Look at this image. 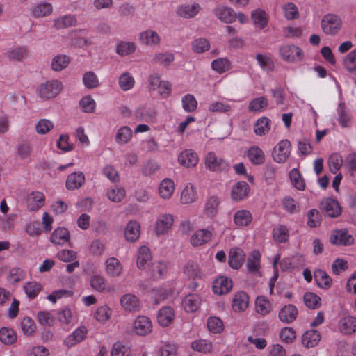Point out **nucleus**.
Here are the masks:
<instances>
[{"instance_id": "nucleus-6", "label": "nucleus", "mask_w": 356, "mask_h": 356, "mask_svg": "<svg viewBox=\"0 0 356 356\" xmlns=\"http://www.w3.org/2000/svg\"><path fill=\"white\" fill-rule=\"evenodd\" d=\"M70 38L71 45L75 47L83 48L92 44L90 39L88 37V31L86 29L72 31Z\"/></svg>"}, {"instance_id": "nucleus-11", "label": "nucleus", "mask_w": 356, "mask_h": 356, "mask_svg": "<svg viewBox=\"0 0 356 356\" xmlns=\"http://www.w3.org/2000/svg\"><path fill=\"white\" fill-rule=\"evenodd\" d=\"M249 296L244 291H238L234 293L232 302V307L234 312L245 311L249 305Z\"/></svg>"}, {"instance_id": "nucleus-49", "label": "nucleus", "mask_w": 356, "mask_h": 356, "mask_svg": "<svg viewBox=\"0 0 356 356\" xmlns=\"http://www.w3.org/2000/svg\"><path fill=\"white\" fill-rule=\"evenodd\" d=\"M289 178L292 185L298 191H304L305 184L304 179L302 177L297 168H293L289 172Z\"/></svg>"}, {"instance_id": "nucleus-44", "label": "nucleus", "mask_w": 356, "mask_h": 356, "mask_svg": "<svg viewBox=\"0 0 356 356\" xmlns=\"http://www.w3.org/2000/svg\"><path fill=\"white\" fill-rule=\"evenodd\" d=\"M314 279L318 286L323 289H328L332 284V279L326 272L323 270H316L314 272Z\"/></svg>"}, {"instance_id": "nucleus-4", "label": "nucleus", "mask_w": 356, "mask_h": 356, "mask_svg": "<svg viewBox=\"0 0 356 356\" xmlns=\"http://www.w3.org/2000/svg\"><path fill=\"white\" fill-rule=\"evenodd\" d=\"M341 21L340 18L332 14L325 15L321 21V27L326 34H336L341 29Z\"/></svg>"}, {"instance_id": "nucleus-15", "label": "nucleus", "mask_w": 356, "mask_h": 356, "mask_svg": "<svg viewBox=\"0 0 356 356\" xmlns=\"http://www.w3.org/2000/svg\"><path fill=\"white\" fill-rule=\"evenodd\" d=\"M139 41L141 44L154 47L159 44L161 38L157 32L152 29H147L139 34Z\"/></svg>"}, {"instance_id": "nucleus-8", "label": "nucleus", "mask_w": 356, "mask_h": 356, "mask_svg": "<svg viewBox=\"0 0 356 356\" xmlns=\"http://www.w3.org/2000/svg\"><path fill=\"white\" fill-rule=\"evenodd\" d=\"M120 303L124 310L136 312L140 309L141 305L138 298L132 293H126L120 299Z\"/></svg>"}, {"instance_id": "nucleus-3", "label": "nucleus", "mask_w": 356, "mask_h": 356, "mask_svg": "<svg viewBox=\"0 0 356 356\" xmlns=\"http://www.w3.org/2000/svg\"><path fill=\"white\" fill-rule=\"evenodd\" d=\"M291 147L289 140L285 139L280 141L273 149V161L278 163H284L291 154Z\"/></svg>"}, {"instance_id": "nucleus-12", "label": "nucleus", "mask_w": 356, "mask_h": 356, "mask_svg": "<svg viewBox=\"0 0 356 356\" xmlns=\"http://www.w3.org/2000/svg\"><path fill=\"white\" fill-rule=\"evenodd\" d=\"M233 284L231 279L221 276L216 278L213 283V291L218 295H223L229 292Z\"/></svg>"}, {"instance_id": "nucleus-57", "label": "nucleus", "mask_w": 356, "mask_h": 356, "mask_svg": "<svg viewBox=\"0 0 356 356\" xmlns=\"http://www.w3.org/2000/svg\"><path fill=\"white\" fill-rule=\"evenodd\" d=\"M51 241L56 245H63L67 242V229L58 227L51 236Z\"/></svg>"}, {"instance_id": "nucleus-10", "label": "nucleus", "mask_w": 356, "mask_h": 356, "mask_svg": "<svg viewBox=\"0 0 356 356\" xmlns=\"http://www.w3.org/2000/svg\"><path fill=\"white\" fill-rule=\"evenodd\" d=\"M330 242L337 245H349L353 242V238L346 229H339L332 232Z\"/></svg>"}, {"instance_id": "nucleus-37", "label": "nucleus", "mask_w": 356, "mask_h": 356, "mask_svg": "<svg viewBox=\"0 0 356 356\" xmlns=\"http://www.w3.org/2000/svg\"><path fill=\"white\" fill-rule=\"evenodd\" d=\"M132 138V130L128 126H123L119 128L115 136V142L123 145L129 143Z\"/></svg>"}, {"instance_id": "nucleus-59", "label": "nucleus", "mask_w": 356, "mask_h": 356, "mask_svg": "<svg viewBox=\"0 0 356 356\" xmlns=\"http://www.w3.org/2000/svg\"><path fill=\"white\" fill-rule=\"evenodd\" d=\"M24 289L27 296L31 299H33L42 290V286L36 282H29L25 284Z\"/></svg>"}, {"instance_id": "nucleus-22", "label": "nucleus", "mask_w": 356, "mask_h": 356, "mask_svg": "<svg viewBox=\"0 0 356 356\" xmlns=\"http://www.w3.org/2000/svg\"><path fill=\"white\" fill-rule=\"evenodd\" d=\"M105 271L109 277H118L122 271V266L120 261L115 257H110L105 262Z\"/></svg>"}, {"instance_id": "nucleus-36", "label": "nucleus", "mask_w": 356, "mask_h": 356, "mask_svg": "<svg viewBox=\"0 0 356 356\" xmlns=\"http://www.w3.org/2000/svg\"><path fill=\"white\" fill-rule=\"evenodd\" d=\"M270 129V120L267 117L259 118L254 126V132L257 136H264Z\"/></svg>"}, {"instance_id": "nucleus-46", "label": "nucleus", "mask_w": 356, "mask_h": 356, "mask_svg": "<svg viewBox=\"0 0 356 356\" xmlns=\"http://www.w3.org/2000/svg\"><path fill=\"white\" fill-rule=\"evenodd\" d=\"M219 203L220 201L217 197H210L205 204L204 213L209 217H215L218 211Z\"/></svg>"}, {"instance_id": "nucleus-14", "label": "nucleus", "mask_w": 356, "mask_h": 356, "mask_svg": "<svg viewBox=\"0 0 356 356\" xmlns=\"http://www.w3.org/2000/svg\"><path fill=\"white\" fill-rule=\"evenodd\" d=\"M148 273L153 280H160L165 276L168 265L164 261H154L148 266Z\"/></svg>"}, {"instance_id": "nucleus-24", "label": "nucleus", "mask_w": 356, "mask_h": 356, "mask_svg": "<svg viewBox=\"0 0 356 356\" xmlns=\"http://www.w3.org/2000/svg\"><path fill=\"white\" fill-rule=\"evenodd\" d=\"M90 286L97 291L105 293L113 290V287L110 286L106 280L102 275H94L90 279Z\"/></svg>"}, {"instance_id": "nucleus-31", "label": "nucleus", "mask_w": 356, "mask_h": 356, "mask_svg": "<svg viewBox=\"0 0 356 356\" xmlns=\"http://www.w3.org/2000/svg\"><path fill=\"white\" fill-rule=\"evenodd\" d=\"M246 267L250 273L259 271L261 268V254L259 251L251 252L247 259Z\"/></svg>"}, {"instance_id": "nucleus-56", "label": "nucleus", "mask_w": 356, "mask_h": 356, "mask_svg": "<svg viewBox=\"0 0 356 356\" xmlns=\"http://www.w3.org/2000/svg\"><path fill=\"white\" fill-rule=\"evenodd\" d=\"M191 348L195 351L206 354L211 352L212 344L206 339H199L191 343Z\"/></svg>"}, {"instance_id": "nucleus-63", "label": "nucleus", "mask_w": 356, "mask_h": 356, "mask_svg": "<svg viewBox=\"0 0 356 356\" xmlns=\"http://www.w3.org/2000/svg\"><path fill=\"white\" fill-rule=\"evenodd\" d=\"M35 128L38 134L44 135L54 128V124L47 119H40L36 122Z\"/></svg>"}, {"instance_id": "nucleus-26", "label": "nucleus", "mask_w": 356, "mask_h": 356, "mask_svg": "<svg viewBox=\"0 0 356 356\" xmlns=\"http://www.w3.org/2000/svg\"><path fill=\"white\" fill-rule=\"evenodd\" d=\"M140 225L135 220H130L125 227L124 236L129 242L136 241L140 236Z\"/></svg>"}, {"instance_id": "nucleus-62", "label": "nucleus", "mask_w": 356, "mask_h": 356, "mask_svg": "<svg viewBox=\"0 0 356 356\" xmlns=\"http://www.w3.org/2000/svg\"><path fill=\"white\" fill-rule=\"evenodd\" d=\"M175 60V56L171 53H159L153 58L154 63L164 67L169 66Z\"/></svg>"}, {"instance_id": "nucleus-33", "label": "nucleus", "mask_w": 356, "mask_h": 356, "mask_svg": "<svg viewBox=\"0 0 356 356\" xmlns=\"http://www.w3.org/2000/svg\"><path fill=\"white\" fill-rule=\"evenodd\" d=\"M175 191V184L172 179H164L159 185V195L163 199H169Z\"/></svg>"}, {"instance_id": "nucleus-40", "label": "nucleus", "mask_w": 356, "mask_h": 356, "mask_svg": "<svg viewBox=\"0 0 356 356\" xmlns=\"http://www.w3.org/2000/svg\"><path fill=\"white\" fill-rule=\"evenodd\" d=\"M52 12V6L49 3H40L31 8V14L34 17H43Z\"/></svg>"}, {"instance_id": "nucleus-20", "label": "nucleus", "mask_w": 356, "mask_h": 356, "mask_svg": "<svg viewBox=\"0 0 356 356\" xmlns=\"http://www.w3.org/2000/svg\"><path fill=\"white\" fill-rule=\"evenodd\" d=\"M173 217L170 214L161 215L155 223V232L157 235L165 234L173 224Z\"/></svg>"}, {"instance_id": "nucleus-32", "label": "nucleus", "mask_w": 356, "mask_h": 356, "mask_svg": "<svg viewBox=\"0 0 356 356\" xmlns=\"http://www.w3.org/2000/svg\"><path fill=\"white\" fill-rule=\"evenodd\" d=\"M201 305V298L198 294H189L183 300V305L187 312L196 311Z\"/></svg>"}, {"instance_id": "nucleus-41", "label": "nucleus", "mask_w": 356, "mask_h": 356, "mask_svg": "<svg viewBox=\"0 0 356 356\" xmlns=\"http://www.w3.org/2000/svg\"><path fill=\"white\" fill-rule=\"evenodd\" d=\"M343 64L349 73L356 76V49L343 58Z\"/></svg>"}, {"instance_id": "nucleus-35", "label": "nucleus", "mask_w": 356, "mask_h": 356, "mask_svg": "<svg viewBox=\"0 0 356 356\" xmlns=\"http://www.w3.org/2000/svg\"><path fill=\"white\" fill-rule=\"evenodd\" d=\"M249 160L255 165H260L265 161V155L263 150L257 146L251 147L248 152Z\"/></svg>"}, {"instance_id": "nucleus-17", "label": "nucleus", "mask_w": 356, "mask_h": 356, "mask_svg": "<svg viewBox=\"0 0 356 356\" xmlns=\"http://www.w3.org/2000/svg\"><path fill=\"white\" fill-rule=\"evenodd\" d=\"M245 254L238 248H232L229 252V264L232 268L238 269L245 261Z\"/></svg>"}, {"instance_id": "nucleus-38", "label": "nucleus", "mask_w": 356, "mask_h": 356, "mask_svg": "<svg viewBox=\"0 0 356 356\" xmlns=\"http://www.w3.org/2000/svg\"><path fill=\"white\" fill-rule=\"evenodd\" d=\"M136 49V45L133 42L120 41L116 44V53L121 56H125L133 54Z\"/></svg>"}, {"instance_id": "nucleus-13", "label": "nucleus", "mask_w": 356, "mask_h": 356, "mask_svg": "<svg viewBox=\"0 0 356 356\" xmlns=\"http://www.w3.org/2000/svg\"><path fill=\"white\" fill-rule=\"evenodd\" d=\"M184 275L192 280H202L204 273L200 265L193 261H188L184 265L183 268Z\"/></svg>"}, {"instance_id": "nucleus-55", "label": "nucleus", "mask_w": 356, "mask_h": 356, "mask_svg": "<svg viewBox=\"0 0 356 356\" xmlns=\"http://www.w3.org/2000/svg\"><path fill=\"white\" fill-rule=\"evenodd\" d=\"M207 327L213 333H221L224 330V323L220 318L212 316L207 320Z\"/></svg>"}, {"instance_id": "nucleus-51", "label": "nucleus", "mask_w": 356, "mask_h": 356, "mask_svg": "<svg viewBox=\"0 0 356 356\" xmlns=\"http://www.w3.org/2000/svg\"><path fill=\"white\" fill-rule=\"evenodd\" d=\"M87 334L86 327H80L76 329L70 335L68 336V346H74L83 341Z\"/></svg>"}, {"instance_id": "nucleus-60", "label": "nucleus", "mask_w": 356, "mask_h": 356, "mask_svg": "<svg viewBox=\"0 0 356 356\" xmlns=\"http://www.w3.org/2000/svg\"><path fill=\"white\" fill-rule=\"evenodd\" d=\"M9 60L22 61L27 56V50L24 47H19L13 49H10L7 52Z\"/></svg>"}, {"instance_id": "nucleus-34", "label": "nucleus", "mask_w": 356, "mask_h": 356, "mask_svg": "<svg viewBox=\"0 0 356 356\" xmlns=\"http://www.w3.org/2000/svg\"><path fill=\"white\" fill-rule=\"evenodd\" d=\"M337 120L341 127L346 128L349 126L351 115L349 113L345 103L341 102L339 104L337 109Z\"/></svg>"}, {"instance_id": "nucleus-53", "label": "nucleus", "mask_w": 356, "mask_h": 356, "mask_svg": "<svg viewBox=\"0 0 356 356\" xmlns=\"http://www.w3.org/2000/svg\"><path fill=\"white\" fill-rule=\"evenodd\" d=\"M211 67L213 70L222 74L230 69L231 63L227 58H220L212 61Z\"/></svg>"}, {"instance_id": "nucleus-25", "label": "nucleus", "mask_w": 356, "mask_h": 356, "mask_svg": "<svg viewBox=\"0 0 356 356\" xmlns=\"http://www.w3.org/2000/svg\"><path fill=\"white\" fill-rule=\"evenodd\" d=\"M214 13L220 21L227 24L232 23L236 18L234 10L227 6H218L215 9Z\"/></svg>"}, {"instance_id": "nucleus-48", "label": "nucleus", "mask_w": 356, "mask_h": 356, "mask_svg": "<svg viewBox=\"0 0 356 356\" xmlns=\"http://www.w3.org/2000/svg\"><path fill=\"white\" fill-rule=\"evenodd\" d=\"M118 84L122 90L128 91L134 88L135 80L130 73L124 72L118 79Z\"/></svg>"}, {"instance_id": "nucleus-61", "label": "nucleus", "mask_w": 356, "mask_h": 356, "mask_svg": "<svg viewBox=\"0 0 356 356\" xmlns=\"http://www.w3.org/2000/svg\"><path fill=\"white\" fill-rule=\"evenodd\" d=\"M32 201L29 204V209L31 211H36L42 207L45 202V197L42 193L33 192L31 193Z\"/></svg>"}, {"instance_id": "nucleus-42", "label": "nucleus", "mask_w": 356, "mask_h": 356, "mask_svg": "<svg viewBox=\"0 0 356 356\" xmlns=\"http://www.w3.org/2000/svg\"><path fill=\"white\" fill-rule=\"evenodd\" d=\"M283 209L289 214L298 213L300 211L299 204L291 197L286 196L282 200Z\"/></svg>"}, {"instance_id": "nucleus-54", "label": "nucleus", "mask_w": 356, "mask_h": 356, "mask_svg": "<svg viewBox=\"0 0 356 356\" xmlns=\"http://www.w3.org/2000/svg\"><path fill=\"white\" fill-rule=\"evenodd\" d=\"M17 340V336L13 329L2 327L0 330V341L4 344H13Z\"/></svg>"}, {"instance_id": "nucleus-29", "label": "nucleus", "mask_w": 356, "mask_h": 356, "mask_svg": "<svg viewBox=\"0 0 356 356\" xmlns=\"http://www.w3.org/2000/svg\"><path fill=\"white\" fill-rule=\"evenodd\" d=\"M321 340L320 333L315 330L306 331L302 337L303 346L307 348L316 346Z\"/></svg>"}, {"instance_id": "nucleus-47", "label": "nucleus", "mask_w": 356, "mask_h": 356, "mask_svg": "<svg viewBox=\"0 0 356 356\" xmlns=\"http://www.w3.org/2000/svg\"><path fill=\"white\" fill-rule=\"evenodd\" d=\"M197 199V193L194 187L188 184L181 194V202L183 204H191L195 202Z\"/></svg>"}, {"instance_id": "nucleus-45", "label": "nucleus", "mask_w": 356, "mask_h": 356, "mask_svg": "<svg viewBox=\"0 0 356 356\" xmlns=\"http://www.w3.org/2000/svg\"><path fill=\"white\" fill-rule=\"evenodd\" d=\"M268 106V101L264 97H259L251 100L248 104L250 112H261Z\"/></svg>"}, {"instance_id": "nucleus-43", "label": "nucleus", "mask_w": 356, "mask_h": 356, "mask_svg": "<svg viewBox=\"0 0 356 356\" xmlns=\"http://www.w3.org/2000/svg\"><path fill=\"white\" fill-rule=\"evenodd\" d=\"M258 65L263 71L271 72L274 70V61L271 57L266 54H258L256 56Z\"/></svg>"}, {"instance_id": "nucleus-52", "label": "nucleus", "mask_w": 356, "mask_h": 356, "mask_svg": "<svg viewBox=\"0 0 356 356\" xmlns=\"http://www.w3.org/2000/svg\"><path fill=\"white\" fill-rule=\"evenodd\" d=\"M273 236L277 242L284 243L289 237V229L285 225H280L273 229Z\"/></svg>"}, {"instance_id": "nucleus-64", "label": "nucleus", "mask_w": 356, "mask_h": 356, "mask_svg": "<svg viewBox=\"0 0 356 356\" xmlns=\"http://www.w3.org/2000/svg\"><path fill=\"white\" fill-rule=\"evenodd\" d=\"M305 305L310 309L318 308L321 305V298L312 292H307L304 296Z\"/></svg>"}, {"instance_id": "nucleus-1", "label": "nucleus", "mask_w": 356, "mask_h": 356, "mask_svg": "<svg viewBox=\"0 0 356 356\" xmlns=\"http://www.w3.org/2000/svg\"><path fill=\"white\" fill-rule=\"evenodd\" d=\"M63 88L58 80L47 81L40 83L37 88V94L42 99H51L58 95Z\"/></svg>"}, {"instance_id": "nucleus-2", "label": "nucleus", "mask_w": 356, "mask_h": 356, "mask_svg": "<svg viewBox=\"0 0 356 356\" xmlns=\"http://www.w3.org/2000/svg\"><path fill=\"white\" fill-rule=\"evenodd\" d=\"M280 58L289 63H298L303 58L302 50L294 44H285L279 48Z\"/></svg>"}, {"instance_id": "nucleus-58", "label": "nucleus", "mask_w": 356, "mask_h": 356, "mask_svg": "<svg viewBox=\"0 0 356 356\" xmlns=\"http://www.w3.org/2000/svg\"><path fill=\"white\" fill-rule=\"evenodd\" d=\"M210 48L209 42L205 38H197L191 43V49L193 52L201 54L208 51Z\"/></svg>"}, {"instance_id": "nucleus-21", "label": "nucleus", "mask_w": 356, "mask_h": 356, "mask_svg": "<svg viewBox=\"0 0 356 356\" xmlns=\"http://www.w3.org/2000/svg\"><path fill=\"white\" fill-rule=\"evenodd\" d=\"M175 318V312L171 307H163L157 313L158 323L162 327L170 325Z\"/></svg>"}, {"instance_id": "nucleus-5", "label": "nucleus", "mask_w": 356, "mask_h": 356, "mask_svg": "<svg viewBox=\"0 0 356 356\" xmlns=\"http://www.w3.org/2000/svg\"><path fill=\"white\" fill-rule=\"evenodd\" d=\"M152 330V323L149 318L138 316L133 323V332L139 336H145Z\"/></svg>"}, {"instance_id": "nucleus-7", "label": "nucleus", "mask_w": 356, "mask_h": 356, "mask_svg": "<svg viewBox=\"0 0 356 356\" xmlns=\"http://www.w3.org/2000/svg\"><path fill=\"white\" fill-rule=\"evenodd\" d=\"M205 165L211 171H223L227 170L228 163L213 152H209L205 157Z\"/></svg>"}, {"instance_id": "nucleus-18", "label": "nucleus", "mask_w": 356, "mask_h": 356, "mask_svg": "<svg viewBox=\"0 0 356 356\" xmlns=\"http://www.w3.org/2000/svg\"><path fill=\"white\" fill-rule=\"evenodd\" d=\"M338 329L344 334H351L356 331V318L353 316L342 317L338 323Z\"/></svg>"}, {"instance_id": "nucleus-19", "label": "nucleus", "mask_w": 356, "mask_h": 356, "mask_svg": "<svg viewBox=\"0 0 356 356\" xmlns=\"http://www.w3.org/2000/svg\"><path fill=\"white\" fill-rule=\"evenodd\" d=\"M250 186L245 181H238L233 185L231 191V197L234 201H240L248 196Z\"/></svg>"}, {"instance_id": "nucleus-27", "label": "nucleus", "mask_w": 356, "mask_h": 356, "mask_svg": "<svg viewBox=\"0 0 356 356\" xmlns=\"http://www.w3.org/2000/svg\"><path fill=\"white\" fill-rule=\"evenodd\" d=\"M298 309L293 305H288L283 307L279 312V318L281 321L290 323L297 317Z\"/></svg>"}, {"instance_id": "nucleus-16", "label": "nucleus", "mask_w": 356, "mask_h": 356, "mask_svg": "<svg viewBox=\"0 0 356 356\" xmlns=\"http://www.w3.org/2000/svg\"><path fill=\"white\" fill-rule=\"evenodd\" d=\"M198 156L191 149H185L178 156L179 163L186 168L195 166L198 163Z\"/></svg>"}, {"instance_id": "nucleus-39", "label": "nucleus", "mask_w": 356, "mask_h": 356, "mask_svg": "<svg viewBox=\"0 0 356 356\" xmlns=\"http://www.w3.org/2000/svg\"><path fill=\"white\" fill-rule=\"evenodd\" d=\"M85 181V175L80 171L68 175V190L80 188Z\"/></svg>"}, {"instance_id": "nucleus-28", "label": "nucleus", "mask_w": 356, "mask_h": 356, "mask_svg": "<svg viewBox=\"0 0 356 356\" xmlns=\"http://www.w3.org/2000/svg\"><path fill=\"white\" fill-rule=\"evenodd\" d=\"M200 6L197 3L183 4L178 7L177 13L178 15L184 18H191L200 12Z\"/></svg>"}, {"instance_id": "nucleus-9", "label": "nucleus", "mask_w": 356, "mask_h": 356, "mask_svg": "<svg viewBox=\"0 0 356 356\" xmlns=\"http://www.w3.org/2000/svg\"><path fill=\"white\" fill-rule=\"evenodd\" d=\"M321 207L325 215L331 218H336L341 213L339 202L332 198L324 199L321 203Z\"/></svg>"}, {"instance_id": "nucleus-50", "label": "nucleus", "mask_w": 356, "mask_h": 356, "mask_svg": "<svg viewBox=\"0 0 356 356\" xmlns=\"http://www.w3.org/2000/svg\"><path fill=\"white\" fill-rule=\"evenodd\" d=\"M255 309L258 314L265 316L271 310L270 303L264 296H259L255 301Z\"/></svg>"}, {"instance_id": "nucleus-30", "label": "nucleus", "mask_w": 356, "mask_h": 356, "mask_svg": "<svg viewBox=\"0 0 356 356\" xmlns=\"http://www.w3.org/2000/svg\"><path fill=\"white\" fill-rule=\"evenodd\" d=\"M233 220L238 227L248 226L252 220V216L249 211L241 209L234 213Z\"/></svg>"}, {"instance_id": "nucleus-23", "label": "nucleus", "mask_w": 356, "mask_h": 356, "mask_svg": "<svg viewBox=\"0 0 356 356\" xmlns=\"http://www.w3.org/2000/svg\"><path fill=\"white\" fill-rule=\"evenodd\" d=\"M212 230L209 229H199L193 233L191 238V243L193 246L202 245L210 241Z\"/></svg>"}]
</instances>
